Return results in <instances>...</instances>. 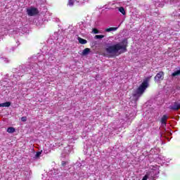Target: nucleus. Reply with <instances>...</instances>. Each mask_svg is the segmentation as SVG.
Listing matches in <instances>:
<instances>
[{
	"instance_id": "nucleus-1",
	"label": "nucleus",
	"mask_w": 180,
	"mask_h": 180,
	"mask_svg": "<svg viewBox=\"0 0 180 180\" xmlns=\"http://www.w3.org/2000/svg\"><path fill=\"white\" fill-rule=\"evenodd\" d=\"M127 39H124L121 41V44L118 43L112 46H109L105 49V51L108 54H110V57H116V56H119L127 51Z\"/></svg>"
},
{
	"instance_id": "nucleus-2",
	"label": "nucleus",
	"mask_w": 180,
	"mask_h": 180,
	"mask_svg": "<svg viewBox=\"0 0 180 180\" xmlns=\"http://www.w3.org/2000/svg\"><path fill=\"white\" fill-rule=\"evenodd\" d=\"M148 88V82L143 81L142 84L139 86L136 89V93L133 94L134 98H136L135 101L137 102L139 101V98L144 94V91Z\"/></svg>"
},
{
	"instance_id": "nucleus-3",
	"label": "nucleus",
	"mask_w": 180,
	"mask_h": 180,
	"mask_svg": "<svg viewBox=\"0 0 180 180\" xmlns=\"http://www.w3.org/2000/svg\"><path fill=\"white\" fill-rule=\"evenodd\" d=\"M27 13L28 16H36V15H39V9H37V8L31 7L27 9Z\"/></svg>"
},
{
	"instance_id": "nucleus-4",
	"label": "nucleus",
	"mask_w": 180,
	"mask_h": 180,
	"mask_svg": "<svg viewBox=\"0 0 180 180\" xmlns=\"http://www.w3.org/2000/svg\"><path fill=\"white\" fill-rule=\"evenodd\" d=\"M155 81H162L164 79V72H159L156 76L154 77Z\"/></svg>"
},
{
	"instance_id": "nucleus-5",
	"label": "nucleus",
	"mask_w": 180,
	"mask_h": 180,
	"mask_svg": "<svg viewBox=\"0 0 180 180\" xmlns=\"http://www.w3.org/2000/svg\"><path fill=\"white\" fill-rule=\"evenodd\" d=\"M172 110H179L180 109V103L178 102H174V105L170 107Z\"/></svg>"
},
{
	"instance_id": "nucleus-6",
	"label": "nucleus",
	"mask_w": 180,
	"mask_h": 180,
	"mask_svg": "<svg viewBox=\"0 0 180 180\" xmlns=\"http://www.w3.org/2000/svg\"><path fill=\"white\" fill-rule=\"evenodd\" d=\"M89 53H91V49L86 48L82 52V56H88V54H89Z\"/></svg>"
},
{
	"instance_id": "nucleus-7",
	"label": "nucleus",
	"mask_w": 180,
	"mask_h": 180,
	"mask_svg": "<svg viewBox=\"0 0 180 180\" xmlns=\"http://www.w3.org/2000/svg\"><path fill=\"white\" fill-rule=\"evenodd\" d=\"M77 40L80 44H86V43H88V41H86V39H84L81 37H78Z\"/></svg>"
},
{
	"instance_id": "nucleus-8",
	"label": "nucleus",
	"mask_w": 180,
	"mask_h": 180,
	"mask_svg": "<svg viewBox=\"0 0 180 180\" xmlns=\"http://www.w3.org/2000/svg\"><path fill=\"white\" fill-rule=\"evenodd\" d=\"M168 119V116L163 115L161 118V123L162 124H167V120Z\"/></svg>"
},
{
	"instance_id": "nucleus-9",
	"label": "nucleus",
	"mask_w": 180,
	"mask_h": 180,
	"mask_svg": "<svg viewBox=\"0 0 180 180\" xmlns=\"http://www.w3.org/2000/svg\"><path fill=\"white\" fill-rule=\"evenodd\" d=\"M117 30V27H110L105 30V32H116Z\"/></svg>"
},
{
	"instance_id": "nucleus-10",
	"label": "nucleus",
	"mask_w": 180,
	"mask_h": 180,
	"mask_svg": "<svg viewBox=\"0 0 180 180\" xmlns=\"http://www.w3.org/2000/svg\"><path fill=\"white\" fill-rule=\"evenodd\" d=\"M16 131V129L14 127H8L7 129V133H15Z\"/></svg>"
},
{
	"instance_id": "nucleus-11",
	"label": "nucleus",
	"mask_w": 180,
	"mask_h": 180,
	"mask_svg": "<svg viewBox=\"0 0 180 180\" xmlns=\"http://www.w3.org/2000/svg\"><path fill=\"white\" fill-rule=\"evenodd\" d=\"M12 103L10 101L3 103V108H9Z\"/></svg>"
},
{
	"instance_id": "nucleus-12",
	"label": "nucleus",
	"mask_w": 180,
	"mask_h": 180,
	"mask_svg": "<svg viewBox=\"0 0 180 180\" xmlns=\"http://www.w3.org/2000/svg\"><path fill=\"white\" fill-rule=\"evenodd\" d=\"M178 75H180V69L179 70H176V71L174 72L172 74V77H176Z\"/></svg>"
},
{
	"instance_id": "nucleus-13",
	"label": "nucleus",
	"mask_w": 180,
	"mask_h": 180,
	"mask_svg": "<svg viewBox=\"0 0 180 180\" xmlns=\"http://www.w3.org/2000/svg\"><path fill=\"white\" fill-rule=\"evenodd\" d=\"M119 12H120L122 15H126V11H124V8L120 7Z\"/></svg>"
},
{
	"instance_id": "nucleus-14",
	"label": "nucleus",
	"mask_w": 180,
	"mask_h": 180,
	"mask_svg": "<svg viewBox=\"0 0 180 180\" xmlns=\"http://www.w3.org/2000/svg\"><path fill=\"white\" fill-rule=\"evenodd\" d=\"M105 37V35H96L95 39H103Z\"/></svg>"
},
{
	"instance_id": "nucleus-15",
	"label": "nucleus",
	"mask_w": 180,
	"mask_h": 180,
	"mask_svg": "<svg viewBox=\"0 0 180 180\" xmlns=\"http://www.w3.org/2000/svg\"><path fill=\"white\" fill-rule=\"evenodd\" d=\"M93 32L95 34H98V33H99V30L96 28L93 29Z\"/></svg>"
},
{
	"instance_id": "nucleus-16",
	"label": "nucleus",
	"mask_w": 180,
	"mask_h": 180,
	"mask_svg": "<svg viewBox=\"0 0 180 180\" xmlns=\"http://www.w3.org/2000/svg\"><path fill=\"white\" fill-rule=\"evenodd\" d=\"M40 155H41V152H37L35 157L37 158H39V157H40Z\"/></svg>"
},
{
	"instance_id": "nucleus-17",
	"label": "nucleus",
	"mask_w": 180,
	"mask_h": 180,
	"mask_svg": "<svg viewBox=\"0 0 180 180\" xmlns=\"http://www.w3.org/2000/svg\"><path fill=\"white\" fill-rule=\"evenodd\" d=\"M21 120H22V122H26V121L27 120V117H21Z\"/></svg>"
},
{
	"instance_id": "nucleus-18",
	"label": "nucleus",
	"mask_w": 180,
	"mask_h": 180,
	"mask_svg": "<svg viewBox=\"0 0 180 180\" xmlns=\"http://www.w3.org/2000/svg\"><path fill=\"white\" fill-rule=\"evenodd\" d=\"M61 165H62V167H65V165H67V162L62 161Z\"/></svg>"
},
{
	"instance_id": "nucleus-19",
	"label": "nucleus",
	"mask_w": 180,
	"mask_h": 180,
	"mask_svg": "<svg viewBox=\"0 0 180 180\" xmlns=\"http://www.w3.org/2000/svg\"><path fill=\"white\" fill-rule=\"evenodd\" d=\"M142 179H143V180H147V179H148V175H145V176L143 177Z\"/></svg>"
},
{
	"instance_id": "nucleus-20",
	"label": "nucleus",
	"mask_w": 180,
	"mask_h": 180,
	"mask_svg": "<svg viewBox=\"0 0 180 180\" xmlns=\"http://www.w3.org/2000/svg\"><path fill=\"white\" fill-rule=\"evenodd\" d=\"M0 108H4L3 103H0Z\"/></svg>"
},
{
	"instance_id": "nucleus-21",
	"label": "nucleus",
	"mask_w": 180,
	"mask_h": 180,
	"mask_svg": "<svg viewBox=\"0 0 180 180\" xmlns=\"http://www.w3.org/2000/svg\"><path fill=\"white\" fill-rule=\"evenodd\" d=\"M70 4L71 5H73L72 2H71V1L70 2Z\"/></svg>"
},
{
	"instance_id": "nucleus-22",
	"label": "nucleus",
	"mask_w": 180,
	"mask_h": 180,
	"mask_svg": "<svg viewBox=\"0 0 180 180\" xmlns=\"http://www.w3.org/2000/svg\"><path fill=\"white\" fill-rule=\"evenodd\" d=\"M177 89H180V87L179 88V87H177Z\"/></svg>"
},
{
	"instance_id": "nucleus-23",
	"label": "nucleus",
	"mask_w": 180,
	"mask_h": 180,
	"mask_svg": "<svg viewBox=\"0 0 180 180\" xmlns=\"http://www.w3.org/2000/svg\"><path fill=\"white\" fill-rule=\"evenodd\" d=\"M142 180H143V179H142Z\"/></svg>"
}]
</instances>
